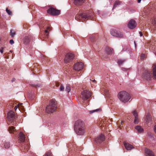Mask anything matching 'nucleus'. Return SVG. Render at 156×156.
Segmentation results:
<instances>
[{
  "mask_svg": "<svg viewBox=\"0 0 156 156\" xmlns=\"http://www.w3.org/2000/svg\"><path fill=\"white\" fill-rule=\"evenodd\" d=\"M142 15H143V16H144V13H142Z\"/></svg>",
  "mask_w": 156,
  "mask_h": 156,
  "instance_id": "nucleus-51",
  "label": "nucleus"
},
{
  "mask_svg": "<svg viewBox=\"0 0 156 156\" xmlns=\"http://www.w3.org/2000/svg\"><path fill=\"white\" fill-rule=\"evenodd\" d=\"M92 81H93V82H94L95 81V80H93Z\"/></svg>",
  "mask_w": 156,
  "mask_h": 156,
  "instance_id": "nucleus-50",
  "label": "nucleus"
},
{
  "mask_svg": "<svg viewBox=\"0 0 156 156\" xmlns=\"http://www.w3.org/2000/svg\"><path fill=\"white\" fill-rule=\"evenodd\" d=\"M122 122H121V124L120 125V127H122V126H121V125L122 124Z\"/></svg>",
  "mask_w": 156,
  "mask_h": 156,
  "instance_id": "nucleus-48",
  "label": "nucleus"
},
{
  "mask_svg": "<svg viewBox=\"0 0 156 156\" xmlns=\"http://www.w3.org/2000/svg\"><path fill=\"white\" fill-rule=\"evenodd\" d=\"M4 48L2 47L0 50V52L2 54L3 53V50H4Z\"/></svg>",
  "mask_w": 156,
  "mask_h": 156,
  "instance_id": "nucleus-39",
  "label": "nucleus"
},
{
  "mask_svg": "<svg viewBox=\"0 0 156 156\" xmlns=\"http://www.w3.org/2000/svg\"><path fill=\"white\" fill-rule=\"evenodd\" d=\"M12 125H14V123L13 124H12Z\"/></svg>",
  "mask_w": 156,
  "mask_h": 156,
  "instance_id": "nucleus-52",
  "label": "nucleus"
},
{
  "mask_svg": "<svg viewBox=\"0 0 156 156\" xmlns=\"http://www.w3.org/2000/svg\"><path fill=\"white\" fill-rule=\"evenodd\" d=\"M9 42L11 44H12L14 43V41L12 39Z\"/></svg>",
  "mask_w": 156,
  "mask_h": 156,
  "instance_id": "nucleus-38",
  "label": "nucleus"
},
{
  "mask_svg": "<svg viewBox=\"0 0 156 156\" xmlns=\"http://www.w3.org/2000/svg\"><path fill=\"white\" fill-rule=\"evenodd\" d=\"M135 129L137 130L138 133H141L143 132V129L139 126H136Z\"/></svg>",
  "mask_w": 156,
  "mask_h": 156,
  "instance_id": "nucleus-22",
  "label": "nucleus"
},
{
  "mask_svg": "<svg viewBox=\"0 0 156 156\" xmlns=\"http://www.w3.org/2000/svg\"><path fill=\"white\" fill-rule=\"evenodd\" d=\"M74 57V55L71 53H69L66 54L64 58V62L66 63L69 62L73 61Z\"/></svg>",
  "mask_w": 156,
  "mask_h": 156,
  "instance_id": "nucleus-6",
  "label": "nucleus"
},
{
  "mask_svg": "<svg viewBox=\"0 0 156 156\" xmlns=\"http://www.w3.org/2000/svg\"><path fill=\"white\" fill-rule=\"evenodd\" d=\"M50 28L49 27H48L47 28V29L45 30V32L46 33H47L49 31H50Z\"/></svg>",
  "mask_w": 156,
  "mask_h": 156,
  "instance_id": "nucleus-37",
  "label": "nucleus"
},
{
  "mask_svg": "<svg viewBox=\"0 0 156 156\" xmlns=\"http://www.w3.org/2000/svg\"><path fill=\"white\" fill-rule=\"evenodd\" d=\"M74 129L76 133L78 135H83L85 132L84 123L80 120L75 122L74 125Z\"/></svg>",
  "mask_w": 156,
  "mask_h": 156,
  "instance_id": "nucleus-1",
  "label": "nucleus"
},
{
  "mask_svg": "<svg viewBox=\"0 0 156 156\" xmlns=\"http://www.w3.org/2000/svg\"><path fill=\"white\" fill-rule=\"evenodd\" d=\"M90 39L91 41L92 42L94 41L95 40L94 38L93 37H90Z\"/></svg>",
  "mask_w": 156,
  "mask_h": 156,
  "instance_id": "nucleus-35",
  "label": "nucleus"
},
{
  "mask_svg": "<svg viewBox=\"0 0 156 156\" xmlns=\"http://www.w3.org/2000/svg\"><path fill=\"white\" fill-rule=\"evenodd\" d=\"M122 70H123V71H127V70H128V69H126L124 68H122Z\"/></svg>",
  "mask_w": 156,
  "mask_h": 156,
  "instance_id": "nucleus-41",
  "label": "nucleus"
},
{
  "mask_svg": "<svg viewBox=\"0 0 156 156\" xmlns=\"http://www.w3.org/2000/svg\"><path fill=\"white\" fill-rule=\"evenodd\" d=\"M124 146L127 150H130L134 148V147L131 144L126 142H124Z\"/></svg>",
  "mask_w": 156,
  "mask_h": 156,
  "instance_id": "nucleus-14",
  "label": "nucleus"
},
{
  "mask_svg": "<svg viewBox=\"0 0 156 156\" xmlns=\"http://www.w3.org/2000/svg\"><path fill=\"white\" fill-rule=\"evenodd\" d=\"M145 14H147V12H144Z\"/></svg>",
  "mask_w": 156,
  "mask_h": 156,
  "instance_id": "nucleus-49",
  "label": "nucleus"
},
{
  "mask_svg": "<svg viewBox=\"0 0 156 156\" xmlns=\"http://www.w3.org/2000/svg\"><path fill=\"white\" fill-rule=\"evenodd\" d=\"M8 131L10 133H14L16 131V129H15V128L12 126H10L8 129Z\"/></svg>",
  "mask_w": 156,
  "mask_h": 156,
  "instance_id": "nucleus-23",
  "label": "nucleus"
},
{
  "mask_svg": "<svg viewBox=\"0 0 156 156\" xmlns=\"http://www.w3.org/2000/svg\"><path fill=\"white\" fill-rule=\"evenodd\" d=\"M93 17V13L92 12L89 13H83L77 15L75 17V19L79 21H83V20L87 19H91Z\"/></svg>",
  "mask_w": 156,
  "mask_h": 156,
  "instance_id": "nucleus-3",
  "label": "nucleus"
},
{
  "mask_svg": "<svg viewBox=\"0 0 156 156\" xmlns=\"http://www.w3.org/2000/svg\"><path fill=\"white\" fill-rule=\"evenodd\" d=\"M145 151L146 156H154L152 151L150 149H146Z\"/></svg>",
  "mask_w": 156,
  "mask_h": 156,
  "instance_id": "nucleus-15",
  "label": "nucleus"
},
{
  "mask_svg": "<svg viewBox=\"0 0 156 156\" xmlns=\"http://www.w3.org/2000/svg\"><path fill=\"white\" fill-rule=\"evenodd\" d=\"M152 24L154 27H156V17L153 20Z\"/></svg>",
  "mask_w": 156,
  "mask_h": 156,
  "instance_id": "nucleus-33",
  "label": "nucleus"
},
{
  "mask_svg": "<svg viewBox=\"0 0 156 156\" xmlns=\"http://www.w3.org/2000/svg\"><path fill=\"white\" fill-rule=\"evenodd\" d=\"M16 79L15 78H13L12 79L11 81L12 82H13Z\"/></svg>",
  "mask_w": 156,
  "mask_h": 156,
  "instance_id": "nucleus-43",
  "label": "nucleus"
},
{
  "mask_svg": "<svg viewBox=\"0 0 156 156\" xmlns=\"http://www.w3.org/2000/svg\"><path fill=\"white\" fill-rule=\"evenodd\" d=\"M141 0H137V2H138V3H140V2H141Z\"/></svg>",
  "mask_w": 156,
  "mask_h": 156,
  "instance_id": "nucleus-47",
  "label": "nucleus"
},
{
  "mask_svg": "<svg viewBox=\"0 0 156 156\" xmlns=\"http://www.w3.org/2000/svg\"><path fill=\"white\" fill-rule=\"evenodd\" d=\"M125 61L124 59H119L118 60V63L119 65H122Z\"/></svg>",
  "mask_w": 156,
  "mask_h": 156,
  "instance_id": "nucleus-29",
  "label": "nucleus"
},
{
  "mask_svg": "<svg viewBox=\"0 0 156 156\" xmlns=\"http://www.w3.org/2000/svg\"><path fill=\"white\" fill-rule=\"evenodd\" d=\"M118 97L120 101L124 103L128 102L131 98L130 94L125 91L119 92L118 94Z\"/></svg>",
  "mask_w": 156,
  "mask_h": 156,
  "instance_id": "nucleus-2",
  "label": "nucleus"
},
{
  "mask_svg": "<svg viewBox=\"0 0 156 156\" xmlns=\"http://www.w3.org/2000/svg\"><path fill=\"white\" fill-rule=\"evenodd\" d=\"M83 65L82 62H78L74 65V69L77 71L80 70L83 68Z\"/></svg>",
  "mask_w": 156,
  "mask_h": 156,
  "instance_id": "nucleus-11",
  "label": "nucleus"
},
{
  "mask_svg": "<svg viewBox=\"0 0 156 156\" xmlns=\"http://www.w3.org/2000/svg\"><path fill=\"white\" fill-rule=\"evenodd\" d=\"M153 74L154 78L156 79V64H154L153 66Z\"/></svg>",
  "mask_w": 156,
  "mask_h": 156,
  "instance_id": "nucleus-20",
  "label": "nucleus"
},
{
  "mask_svg": "<svg viewBox=\"0 0 156 156\" xmlns=\"http://www.w3.org/2000/svg\"><path fill=\"white\" fill-rule=\"evenodd\" d=\"M16 34V32L12 29L10 30V35L12 37H13Z\"/></svg>",
  "mask_w": 156,
  "mask_h": 156,
  "instance_id": "nucleus-27",
  "label": "nucleus"
},
{
  "mask_svg": "<svg viewBox=\"0 0 156 156\" xmlns=\"http://www.w3.org/2000/svg\"><path fill=\"white\" fill-rule=\"evenodd\" d=\"M4 146L5 148H8L10 147V144L9 143L8 141H5Z\"/></svg>",
  "mask_w": 156,
  "mask_h": 156,
  "instance_id": "nucleus-26",
  "label": "nucleus"
},
{
  "mask_svg": "<svg viewBox=\"0 0 156 156\" xmlns=\"http://www.w3.org/2000/svg\"><path fill=\"white\" fill-rule=\"evenodd\" d=\"M121 3L119 1H116L114 4L112 9H114L115 7L119 5Z\"/></svg>",
  "mask_w": 156,
  "mask_h": 156,
  "instance_id": "nucleus-24",
  "label": "nucleus"
},
{
  "mask_svg": "<svg viewBox=\"0 0 156 156\" xmlns=\"http://www.w3.org/2000/svg\"><path fill=\"white\" fill-rule=\"evenodd\" d=\"M145 56V55L144 54H142L141 55H140V58L142 59V60H143L144 59V57Z\"/></svg>",
  "mask_w": 156,
  "mask_h": 156,
  "instance_id": "nucleus-34",
  "label": "nucleus"
},
{
  "mask_svg": "<svg viewBox=\"0 0 156 156\" xmlns=\"http://www.w3.org/2000/svg\"><path fill=\"white\" fill-rule=\"evenodd\" d=\"M105 51L109 54L112 53L113 49L111 48L108 47H106L105 49Z\"/></svg>",
  "mask_w": 156,
  "mask_h": 156,
  "instance_id": "nucleus-21",
  "label": "nucleus"
},
{
  "mask_svg": "<svg viewBox=\"0 0 156 156\" xmlns=\"http://www.w3.org/2000/svg\"><path fill=\"white\" fill-rule=\"evenodd\" d=\"M151 116L149 114L146 115L145 118V121L147 123H149L151 121Z\"/></svg>",
  "mask_w": 156,
  "mask_h": 156,
  "instance_id": "nucleus-19",
  "label": "nucleus"
},
{
  "mask_svg": "<svg viewBox=\"0 0 156 156\" xmlns=\"http://www.w3.org/2000/svg\"><path fill=\"white\" fill-rule=\"evenodd\" d=\"M66 91L67 93H69L70 91V87L69 86L67 85L66 88Z\"/></svg>",
  "mask_w": 156,
  "mask_h": 156,
  "instance_id": "nucleus-30",
  "label": "nucleus"
},
{
  "mask_svg": "<svg viewBox=\"0 0 156 156\" xmlns=\"http://www.w3.org/2000/svg\"><path fill=\"white\" fill-rule=\"evenodd\" d=\"M154 131L155 133H156V125L154 126Z\"/></svg>",
  "mask_w": 156,
  "mask_h": 156,
  "instance_id": "nucleus-42",
  "label": "nucleus"
},
{
  "mask_svg": "<svg viewBox=\"0 0 156 156\" xmlns=\"http://www.w3.org/2000/svg\"><path fill=\"white\" fill-rule=\"evenodd\" d=\"M47 12L55 16L59 15L60 11L53 8H50L47 10Z\"/></svg>",
  "mask_w": 156,
  "mask_h": 156,
  "instance_id": "nucleus-8",
  "label": "nucleus"
},
{
  "mask_svg": "<svg viewBox=\"0 0 156 156\" xmlns=\"http://www.w3.org/2000/svg\"><path fill=\"white\" fill-rule=\"evenodd\" d=\"M105 140V136L103 134H101L96 138L94 141V144L97 145L100 144Z\"/></svg>",
  "mask_w": 156,
  "mask_h": 156,
  "instance_id": "nucleus-9",
  "label": "nucleus"
},
{
  "mask_svg": "<svg viewBox=\"0 0 156 156\" xmlns=\"http://www.w3.org/2000/svg\"><path fill=\"white\" fill-rule=\"evenodd\" d=\"M137 26V23L133 19L129 20L128 24V27L131 29H134Z\"/></svg>",
  "mask_w": 156,
  "mask_h": 156,
  "instance_id": "nucleus-10",
  "label": "nucleus"
},
{
  "mask_svg": "<svg viewBox=\"0 0 156 156\" xmlns=\"http://www.w3.org/2000/svg\"><path fill=\"white\" fill-rule=\"evenodd\" d=\"M85 0H74V4L76 5H80L84 2Z\"/></svg>",
  "mask_w": 156,
  "mask_h": 156,
  "instance_id": "nucleus-17",
  "label": "nucleus"
},
{
  "mask_svg": "<svg viewBox=\"0 0 156 156\" xmlns=\"http://www.w3.org/2000/svg\"><path fill=\"white\" fill-rule=\"evenodd\" d=\"M57 108V102L54 99L50 101V104L46 108V111L48 113L54 112Z\"/></svg>",
  "mask_w": 156,
  "mask_h": 156,
  "instance_id": "nucleus-4",
  "label": "nucleus"
},
{
  "mask_svg": "<svg viewBox=\"0 0 156 156\" xmlns=\"http://www.w3.org/2000/svg\"><path fill=\"white\" fill-rule=\"evenodd\" d=\"M110 33L111 34L114 36L121 38L123 37V34L119 31H117L113 30H110Z\"/></svg>",
  "mask_w": 156,
  "mask_h": 156,
  "instance_id": "nucleus-7",
  "label": "nucleus"
},
{
  "mask_svg": "<svg viewBox=\"0 0 156 156\" xmlns=\"http://www.w3.org/2000/svg\"><path fill=\"white\" fill-rule=\"evenodd\" d=\"M91 93L89 91L84 90L81 93V98L83 100H86L91 96Z\"/></svg>",
  "mask_w": 156,
  "mask_h": 156,
  "instance_id": "nucleus-5",
  "label": "nucleus"
},
{
  "mask_svg": "<svg viewBox=\"0 0 156 156\" xmlns=\"http://www.w3.org/2000/svg\"><path fill=\"white\" fill-rule=\"evenodd\" d=\"M60 89L61 91H62L64 90V87L62 85H61Z\"/></svg>",
  "mask_w": 156,
  "mask_h": 156,
  "instance_id": "nucleus-36",
  "label": "nucleus"
},
{
  "mask_svg": "<svg viewBox=\"0 0 156 156\" xmlns=\"http://www.w3.org/2000/svg\"><path fill=\"white\" fill-rule=\"evenodd\" d=\"M101 110L100 109H96L90 111H89V113L90 114L94 112H98V111H100Z\"/></svg>",
  "mask_w": 156,
  "mask_h": 156,
  "instance_id": "nucleus-28",
  "label": "nucleus"
},
{
  "mask_svg": "<svg viewBox=\"0 0 156 156\" xmlns=\"http://www.w3.org/2000/svg\"><path fill=\"white\" fill-rule=\"evenodd\" d=\"M139 33L140 34V37H141L142 36V32H141L140 31V32H139Z\"/></svg>",
  "mask_w": 156,
  "mask_h": 156,
  "instance_id": "nucleus-44",
  "label": "nucleus"
},
{
  "mask_svg": "<svg viewBox=\"0 0 156 156\" xmlns=\"http://www.w3.org/2000/svg\"><path fill=\"white\" fill-rule=\"evenodd\" d=\"M44 156H53L51 153L50 151H48L45 153Z\"/></svg>",
  "mask_w": 156,
  "mask_h": 156,
  "instance_id": "nucleus-32",
  "label": "nucleus"
},
{
  "mask_svg": "<svg viewBox=\"0 0 156 156\" xmlns=\"http://www.w3.org/2000/svg\"><path fill=\"white\" fill-rule=\"evenodd\" d=\"M133 114L135 117L134 122L135 124H137L138 122V118L137 112L135 110L133 112Z\"/></svg>",
  "mask_w": 156,
  "mask_h": 156,
  "instance_id": "nucleus-16",
  "label": "nucleus"
},
{
  "mask_svg": "<svg viewBox=\"0 0 156 156\" xmlns=\"http://www.w3.org/2000/svg\"><path fill=\"white\" fill-rule=\"evenodd\" d=\"M19 138L20 141L24 142L25 141V136L23 133L20 132L19 135Z\"/></svg>",
  "mask_w": 156,
  "mask_h": 156,
  "instance_id": "nucleus-18",
  "label": "nucleus"
},
{
  "mask_svg": "<svg viewBox=\"0 0 156 156\" xmlns=\"http://www.w3.org/2000/svg\"><path fill=\"white\" fill-rule=\"evenodd\" d=\"M20 105H18L17 106H16V107H15L14 108V109L15 110H16L17 109V108H20Z\"/></svg>",
  "mask_w": 156,
  "mask_h": 156,
  "instance_id": "nucleus-40",
  "label": "nucleus"
},
{
  "mask_svg": "<svg viewBox=\"0 0 156 156\" xmlns=\"http://www.w3.org/2000/svg\"><path fill=\"white\" fill-rule=\"evenodd\" d=\"M148 136H152V134L151 133H149L148 134Z\"/></svg>",
  "mask_w": 156,
  "mask_h": 156,
  "instance_id": "nucleus-46",
  "label": "nucleus"
},
{
  "mask_svg": "<svg viewBox=\"0 0 156 156\" xmlns=\"http://www.w3.org/2000/svg\"><path fill=\"white\" fill-rule=\"evenodd\" d=\"M6 11L8 13V14L10 15H12V12L10 10H9L8 9V8H6Z\"/></svg>",
  "mask_w": 156,
  "mask_h": 156,
  "instance_id": "nucleus-31",
  "label": "nucleus"
},
{
  "mask_svg": "<svg viewBox=\"0 0 156 156\" xmlns=\"http://www.w3.org/2000/svg\"><path fill=\"white\" fill-rule=\"evenodd\" d=\"M7 116L8 119L12 122H13L15 119L14 113L12 111H11L8 113Z\"/></svg>",
  "mask_w": 156,
  "mask_h": 156,
  "instance_id": "nucleus-12",
  "label": "nucleus"
},
{
  "mask_svg": "<svg viewBox=\"0 0 156 156\" xmlns=\"http://www.w3.org/2000/svg\"><path fill=\"white\" fill-rule=\"evenodd\" d=\"M35 87H39L40 86L39 84H38V85H35Z\"/></svg>",
  "mask_w": 156,
  "mask_h": 156,
  "instance_id": "nucleus-45",
  "label": "nucleus"
},
{
  "mask_svg": "<svg viewBox=\"0 0 156 156\" xmlns=\"http://www.w3.org/2000/svg\"><path fill=\"white\" fill-rule=\"evenodd\" d=\"M29 38L27 37H26L24 38L23 41L26 44H28L30 42Z\"/></svg>",
  "mask_w": 156,
  "mask_h": 156,
  "instance_id": "nucleus-25",
  "label": "nucleus"
},
{
  "mask_svg": "<svg viewBox=\"0 0 156 156\" xmlns=\"http://www.w3.org/2000/svg\"><path fill=\"white\" fill-rule=\"evenodd\" d=\"M143 77L144 79L147 80H150L152 76V74L150 71H147L144 74Z\"/></svg>",
  "mask_w": 156,
  "mask_h": 156,
  "instance_id": "nucleus-13",
  "label": "nucleus"
}]
</instances>
